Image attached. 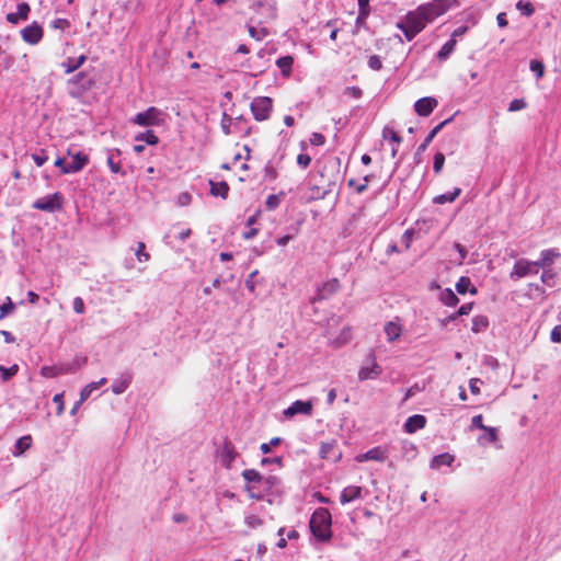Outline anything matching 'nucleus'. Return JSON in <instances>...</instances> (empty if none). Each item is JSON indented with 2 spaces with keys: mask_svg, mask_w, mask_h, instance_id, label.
I'll return each mask as SVG.
<instances>
[{
  "mask_svg": "<svg viewBox=\"0 0 561 561\" xmlns=\"http://www.w3.org/2000/svg\"><path fill=\"white\" fill-rule=\"evenodd\" d=\"M294 58L291 56H284L277 59L276 65L280 69L283 76L288 77L291 72Z\"/></svg>",
  "mask_w": 561,
  "mask_h": 561,
  "instance_id": "c85d7f7f",
  "label": "nucleus"
},
{
  "mask_svg": "<svg viewBox=\"0 0 561 561\" xmlns=\"http://www.w3.org/2000/svg\"><path fill=\"white\" fill-rule=\"evenodd\" d=\"M526 106H527V103L525 102L524 99H514L510 103L508 111L517 112V111L524 110Z\"/></svg>",
  "mask_w": 561,
  "mask_h": 561,
  "instance_id": "3c124183",
  "label": "nucleus"
},
{
  "mask_svg": "<svg viewBox=\"0 0 561 561\" xmlns=\"http://www.w3.org/2000/svg\"><path fill=\"white\" fill-rule=\"evenodd\" d=\"M557 256H559L558 252H554L553 250H546L541 253L540 260H538L536 262H537L538 266H540L541 268H546L553 263L554 257H557Z\"/></svg>",
  "mask_w": 561,
  "mask_h": 561,
  "instance_id": "c756f323",
  "label": "nucleus"
},
{
  "mask_svg": "<svg viewBox=\"0 0 561 561\" xmlns=\"http://www.w3.org/2000/svg\"><path fill=\"white\" fill-rule=\"evenodd\" d=\"M64 197L59 192L36 199L32 207L42 211L54 213L62 208Z\"/></svg>",
  "mask_w": 561,
  "mask_h": 561,
  "instance_id": "6e6552de",
  "label": "nucleus"
},
{
  "mask_svg": "<svg viewBox=\"0 0 561 561\" xmlns=\"http://www.w3.org/2000/svg\"><path fill=\"white\" fill-rule=\"evenodd\" d=\"M84 302L80 297H76L73 299V310L75 312L82 314L84 312Z\"/></svg>",
  "mask_w": 561,
  "mask_h": 561,
  "instance_id": "69168bd1",
  "label": "nucleus"
},
{
  "mask_svg": "<svg viewBox=\"0 0 561 561\" xmlns=\"http://www.w3.org/2000/svg\"><path fill=\"white\" fill-rule=\"evenodd\" d=\"M273 102L267 96L254 98L250 104V110L257 122L268 119L272 112Z\"/></svg>",
  "mask_w": 561,
  "mask_h": 561,
  "instance_id": "0eeeda50",
  "label": "nucleus"
},
{
  "mask_svg": "<svg viewBox=\"0 0 561 561\" xmlns=\"http://www.w3.org/2000/svg\"><path fill=\"white\" fill-rule=\"evenodd\" d=\"M342 179L340 160L329 159L319 164L314 183L309 187L308 202L325 198L333 193Z\"/></svg>",
  "mask_w": 561,
  "mask_h": 561,
  "instance_id": "f257e3e1",
  "label": "nucleus"
},
{
  "mask_svg": "<svg viewBox=\"0 0 561 561\" xmlns=\"http://www.w3.org/2000/svg\"><path fill=\"white\" fill-rule=\"evenodd\" d=\"M489 325V321L486 317L483 316H477L472 319V331L473 332H481L485 330Z\"/></svg>",
  "mask_w": 561,
  "mask_h": 561,
  "instance_id": "4c0bfd02",
  "label": "nucleus"
},
{
  "mask_svg": "<svg viewBox=\"0 0 561 561\" xmlns=\"http://www.w3.org/2000/svg\"><path fill=\"white\" fill-rule=\"evenodd\" d=\"M382 136L385 139H390L391 141L396 142L397 145L401 144V141H402L401 136H399L396 130H393L392 128H389V127L383 129Z\"/></svg>",
  "mask_w": 561,
  "mask_h": 561,
  "instance_id": "a18cd8bd",
  "label": "nucleus"
},
{
  "mask_svg": "<svg viewBox=\"0 0 561 561\" xmlns=\"http://www.w3.org/2000/svg\"><path fill=\"white\" fill-rule=\"evenodd\" d=\"M383 330H385V333H386V335H387V340H388L389 342H393V341H396L397 339H399V337H400V335H401V331H402V329H401L400 324H399V323H396V322H393V321H389V322H387V323L385 324Z\"/></svg>",
  "mask_w": 561,
  "mask_h": 561,
  "instance_id": "a878e982",
  "label": "nucleus"
},
{
  "mask_svg": "<svg viewBox=\"0 0 561 561\" xmlns=\"http://www.w3.org/2000/svg\"><path fill=\"white\" fill-rule=\"evenodd\" d=\"M43 36V27L37 22H33L32 24L21 30L22 39L30 45L38 44Z\"/></svg>",
  "mask_w": 561,
  "mask_h": 561,
  "instance_id": "9d476101",
  "label": "nucleus"
},
{
  "mask_svg": "<svg viewBox=\"0 0 561 561\" xmlns=\"http://www.w3.org/2000/svg\"><path fill=\"white\" fill-rule=\"evenodd\" d=\"M311 411H312V404L310 401L297 400V401L293 402L291 405L288 407L284 411V414H285V416H288V417L294 416L296 414L310 415Z\"/></svg>",
  "mask_w": 561,
  "mask_h": 561,
  "instance_id": "ddd939ff",
  "label": "nucleus"
},
{
  "mask_svg": "<svg viewBox=\"0 0 561 561\" xmlns=\"http://www.w3.org/2000/svg\"><path fill=\"white\" fill-rule=\"evenodd\" d=\"M334 446L332 444H322L320 448L321 458H330V454L333 450Z\"/></svg>",
  "mask_w": 561,
  "mask_h": 561,
  "instance_id": "338daca9",
  "label": "nucleus"
},
{
  "mask_svg": "<svg viewBox=\"0 0 561 561\" xmlns=\"http://www.w3.org/2000/svg\"><path fill=\"white\" fill-rule=\"evenodd\" d=\"M438 101L432 96H425L414 103V111L419 116L427 117L437 107Z\"/></svg>",
  "mask_w": 561,
  "mask_h": 561,
  "instance_id": "9b49d317",
  "label": "nucleus"
},
{
  "mask_svg": "<svg viewBox=\"0 0 561 561\" xmlns=\"http://www.w3.org/2000/svg\"><path fill=\"white\" fill-rule=\"evenodd\" d=\"M470 285V278L460 277L459 280L456 283V289L459 294H466L469 290Z\"/></svg>",
  "mask_w": 561,
  "mask_h": 561,
  "instance_id": "de8ad7c7",
  "label": "nucleus"
},
{
  "mask_svg": "<svg viewBox=\"0 0 561 561\" xmlns=\"http://www.w3.org/2000/svg\"><path fill=\"white\" fill-rule=\"evenodd\" d=\"M440 300L444 305L449 307H454L459 302L458 297L450 288H446L440 293Z\"/></svg>",
  "mask_w": 561,
  "mask_h": 561,
  "instance_id": "473e14b6",
  "label": "nucleus"
},
{
  "mask_svg": "<svg viewBox=\"0 0 561 561\" xmlns=\"http://www.w3.org/2000/svg\"><path fill=\"white\" fill-rule=\"evenodd\" d=\"M325 142V137L320 133H312L310 136V144L313 146H322Z\"/></svg>",
  "mask_w": 561,
  "mask_h": 561,
  "instance_id": "bf43d9fd",
  "label": "nucleus"
},
{
  "mask_svg": "<svg viewBox=\"0 0 561 561\" xmlns=\"http://www.w3.org/2000/svg\"><path fill=\"white\" fill-rule=\"evenodd\" d=\"M31 8L28 3L22 2L18 4V12L8 13L7 21L11 24H16L20 20H26L28 18V13Z\"/></svg>",
  "mask_w": 561,
  "mask_h": 561,
  "instance_id": "a211bd4d",
  "label": "nucleus"
},
{
  "mask_svg": "<svg viewBox=\"0 0 561 561\" xmlns=\"http://www.w3.org/2000/svg\"><path fill=\"white\" fill-rule=\"evenodd\" d=\"M461 194L460 187H455L453 192L437 195L433 198L435 204L453 203Z\"/></svg>",
  "mask_w": 561,
  "mask_h": 561,
  "instance_id": "cd10ccee",
  "label": "nucleus"
},
{
  "mask_svg": "<svg viewBox=\"0 0 561 561\" xmlns=\"http://www.w3.org/2000/svg\"><path fill=\"white\" fill-rule=\"evenodd\" d=\"M67 371L68 369H65L62 366H43L41 368V375L45 378H54Z\"/></svg>",
  "mask_w": 561,
  "mask_h": 561,
  "instance_id": "2f4dec72",
  "label": "nucleus"
},
{
  "mask_svg": "<svg viewBox=\"0 0 561 561\" xmlns=\"http://www.w3.org/2000/svg\"><path fill=\"white\" fill-rule=\"evenodd\" d=\"M454 460L455 457L448 453L439 454L432 458L430 467L432 469L438 470L442 466H451Z\"/></svg>",
  "mask_w": 561,
  "mask_h": 561,
  "instance_id": "b1692460",
  "label": "nucleus"
},
{
  "mask_svg": "<svg viewBox=\"0 0 561 561\" xmlns=\"http://www.w3.org/2000/svg\"><path fill=\"white\" fill-rule=\"evenodd\" d=\"M259 486L261 491L265 493V499L270 504L279 502L283 495V489L280 480L276 476L264 477Z\"/></svg>",
  "mask_w": 561,
  "mask_h": 561,
  "instance_id": "39448f33",
  "label": "nucleus"
},
{
  "mask_svg": "<svg viewBox=\"0 0 561 561\" xmlns=\"http://www.w3.org/2000/svg\"><path fill=\"white\" fill-rule=\"evenodd\" d=\"M539 268H541V267L538 266L536 261H528L525 259H520V260L516 261V263L514 264V268L511 272L510 277L512 279H515V278H522V277H525L528 275L537 274Z\"/></svg>",
  "mask_w": 561,
  "mask_h": 561,
  "instance_id": "1a4fd4ad",
  "label": "nucleus"
},
{
  "mask_svg": "<svg viewBox=\"0 0 561 561\" xmlns=\"http://www.w3.org/2000/svg\"><path fill=\"white\" fill-rule=\"evenodd\" d=\"M241 476L247 481V484L259 485L264 479V477L255 469H245L242 471Z\"/></svg>",
  "mask_w": 561,
  "mask_h": 561,
  "instance_id": "bb28decb",
  "label": "nucleus"
},
{
  "mask_svg": "<svg viewBox=\"0 0 561 561\" xmlns=\"http://www.w3.org/2000/svg\"><path fill=\"white\" fill-rule=\"evenodd\" d=\"M332 517L328 508L318 507L311 515L309 528L319 542H328L332 538Z\"/></svg>",
  "mask_w": 561,
  "mask_h": 561,
  "instance_id": "f03ea898",
  "label": "nucleus"
},
{
  "mask_svg": "<svg viewBox=\"0 0 561 561\" xmlns=\"http://www.w3.org/2000/svg\"><path fill=\"white\" fill-rule=\"evenodd\" d=\"M67 154L71 157L69 168L66 170L67 172L77 173L81 171L90 161L89 156L81 151L73 153L70 149H68Z\"/></svg>",
  "mask_w": 561,
  "mask_h": 561,
  "instance_id": "f8f14e48",
  "label": "nucleus"
},
{
  "mask_svg": "<svg viewBox=\"0 0 561 561\" xmlns=\"http://www.w3.org/2000/svg\"><path fill=\"white\" fill-rule=\"evenodd\" d=\"M54 164H55V167L60 169V172L62 174H71L72 173V172H67L66 171L69 168V163H66V159L65 158L58 157L55 160Z\"/></svg>",
  "mask_w": 561,
  "mask_h": 561,
  "instance_id": "052dcab7",
  "label": "nucleus"
},
{
  "mask_svg": "<svg viewBox=\"0 0 561 561\" xmlns=\"http://www.w3.org/2000/svg\"><path fill=\"white\" fill-rule=\"evenodd\" d=\"M15 306L10 299V297L7 298V302L2 304L0 306V319L4 318L9 313H11L14 310Z\"/></svg>",
  "mask_w": 561,
  "mask_h": 561,
  "instance_id": "09e8293b",
  "label": "nucleus"
},
{
  "mask_svg": "<svg viewBox=\"0 0 561 561\" xmlns=\"http://www.w3.org/2000/svg\"><path fill=\"white\" fill-rule=\"evenodd\" d=\"M340 283L336 278H333L318 290L317 299H328L331 295L337 291Z\"/></svg>",
  "mask_w": 561,
  "mask_h": 561,
  "instance_id": "aec40b11",
  "label": "nucleus"
},
{
  "mask_svg": "<svg viewBox=\"0 0 561 561\" xmlns=\"http://www.w3.org/2000/svg\"><path fill=\"white\" fill-rule=\"evenodd\" d=\"M32 159L34 160L35 164L37 167H42L47 160H48V157L47 154L45 153L44 150H42L41 153H34L32 154Z\"/></svg>",
  "mask_w": 561,
  "mask_h": 561,
  "instance_id": "680f3d73",
  "label": "nucleus"
},
{
  "mask_svg": "<svg viewBox=\"0 0 561 561\" xmlns=\"http://www.w3.org/2000/svg\"><path fill=\"white\" fill-rule=\"evenodd\" d=\"M237 456L238 453L236 451L233 445L229 442L225 443L220 453V461L222 466H225L227 469H230Z\"/></svg>",
  "mask_w": 561,
  "mask_h": 561,
  "instance_id": "f3484780",
  "label": "nucleus"
},
{
  "mask_svg": "<svg viewBox=\"0 0 561 561\" xmlns=\"http://www.w3.org/2000/svg\"><path fill=\"white\" fill-rule=\"evenodd\" d=\"M427 23L430 22L419 5L414 11H410L404 21L397 24V27L403 32L405 38L410 42L425 28Z\"/></svg>",
  "mask_w": 561,
  "mask_h": 561,
  "instance_id": "7ed1b4c3",
  "label": "nucleus"
},
{
  "mask_svg": "<svg viewBox=\"0 0 561 561\" xmlns=\"http://www.w3.org/2000/svg\"><path fill=\"white\" fill-rule=\"evenodd\" d=\"M551 341L554 343L561 342V325L554 327L551 331Z\"/></svg>",
  "mask_w": 561,
  "mask_h": 561,
  "instance_id": "774afa93",
  "label": "nucleus"
},
{
  "mask_svg": "<svg viewBox=\"0 0 561 561\" xmlns=\"http://www.w3.org/2000/svg\"><path fill=\"white\" fill-rule=\"evenodd\" d=\"M373 363L369 367H362L358 371L359 380L375 379L379 377L382 373L381 367L376 363L375 356L371 355Z\"/></svg>",
  "mask_w": 561,
  "mask_h": 561,
  "instance_id": "dca6fc26",
  "label": "nucleus"
},
{
  "mask_svg": "<svg viewBox=\"0 0 561 561\" xmlns=\"http://www.w3.org/2000/svg\"><path fill=\"white\" fill-rule=\"evenodd\" d=\"M445 164V156L442 152H437L434 156L433 170L436 174L440 173Z\"/></svg>",
  "mask_w": 561,
  "mask_h": 561,
  "instance_id": "c03bdc74",
  "label": "nucleus"
},
{
  "mask_svg": "<svg viewBox=\"0 0 561 561\" xmlns=\"http://www.w3.org/2000/svg\"><path fill=\"white\" fill-rule=\"evenodd\" d=\"M18 371L19 366L16 364L12 365L10 368L0 365L1 379L4 382L9 381Z\"/></svg>",
  "mask_w": 561,
  "mask_h": 561,
  "instance_id": "58836bf2",
  "label": "nucleus"
},
{
  "mask_svg": "<svg viewBox=\"0 0 561 561\" xmlns=\"http://www.w3.org/2000/svg\"><path fill=\"white\" fill-rule=\"evenodd\" d=\"M131 123L142 127L160 126L163 123V112L156 106H150L146 111L136 114Z\"/></svg>",
  "mask_w": 561,
  "mask_h": 561,
  "instance_id": "423d86ee",
  "label": "nucleus"
},
{
  "mask_svg": "<svg viewBox=\"0 0 561 561\" xmlns=\"http://www.w3.org/2000/svg\"><path fill=\"white\" fill-rule=\"evenodd\" d=\"M530 70L536 73L537 78H541L545 73V65L536 59H533L529 64Z\"/></svg>",
  "mask_w": 561,
  "mask_h": 561,
  "instance_id": "49530a36",
  "label": "nucleus"
},
{
  "mask_svg": "<svg viewBox=\"0 0 561 561\" xmlns=\"http://www.w3.org/2000/svg\"><path fill=\"white\" fill-rule=\"evenodd\" d=\"M483 381L479 378H471L469 380V388L471 393L479 394L480 393V385H482Z\"/></svg>",
  "mask_w": 561,
  "mask_h": 561,
  "instance_id": "13d9d810",
  "label": "nucleus"
},
{
  "mask_svg": "<svg viewBox=\"0 0 561 561\" xmlns=\"http://www.w3.org/2000/svg\"><path fill=\"white\" fill-rule=\"evenodd\" d=\"M457 5L458 0H432L431 2L421 4L420 8L427 18V21L432 22Z\"/></svg>",
  "mask_w": 561,
  "mask_h": 561,
  "instance_id": "20e7f679",
  "label": "nucleus"
},
{
  "mask_svg": "<svg viewBox=\"0 0 561 561\" xmlns=\"http://www.w3.org/2000/svg\"><path fill=\"white\" fill-rule=\"evenodd\" d=\"M426 425V417L421 414L409 416L403 425L407 433L413 434L419 430L424 428Z\"/></svg>",
  "mask_w": 561,
  "mask_h": 561,
  "instance_id": "4468645a",
  "label": "nucleus"
},
{
  "mask_svg": "<svg viewBox=\"0 0 561 561\" xmlns=\"http://www.w3.org/2000/svg\"><path fill=\"white\" fill-rule=\"evenodd\" d=\"M456 46V39L450 38L448 42H446L443 47L437 53V58L442 61L448 58V56L454 51Z\"/></svg>",
  "mask_w": 561,
  "mask_h": 561,
  "instance_id": "f704fd0d",
  "label": "nucleus"
},
{
  "mask_svg": "<svg viewBox=\"0 0 561 561\" xmlns=\"http://www.w3.org/2000/svg\"><path fill=\"white\" fill-rule=\"evenodd\" d=\"M471 427H476V428H479V430H486L488 426H485L483 424V417L481 414L479 415H474L471 420Z\"/></svg>",
  "mask_w": 561,
  "mask_h": 561,
  "instance_id": "0e129e2a",
  "label": "nucleus"
},
{
  "mask_svg": "<svg viewBox=\"0 0 561 561\" xmlns=\"http://www.w3.org/2000/svg\"><path fill=\"white\" fill-rule=\"evenodd\" d=\"M311 161L312 159L308 153H299L297 156V164L302 169H307L310 165Z\"/></svg>",
  "mask_w": 561,
  "mask_h": 561,
  "instance_id": "5fc2aeb1",
  "label": "nucleus"
},
{
  "mask_svg": "<svg viewBox=\"0 0 561 561\" xmlns=\"http://www.w3.org/2000/svg\"><path fill=\"white\" fill-rule=\"evenodd\" d=\"M131 374H125L122 378L115 379L111 386V390L115 394H121L126 391L131 382Z\"/></svg>",
  "mask_w": 561,
  "mask_h": 561,
  "instance_id": "5701e85b",
  "label": "nucleus"
},
{
  "mask_svg": "<svg viewBox=\"0 0 561 561\" xmlns=\"http://www.w3.org/2000/svg\"><path fill=\"white\" fill-rule=\"evenodd\" d=\"M51 27L64 32L70 27V22L67 19H56L53 21Z\"/></svg>",
  "mask_w": 561,
  "mask_h": 561,
  "instance_id": "603ef678",
  "label": "nucleus"
},
{
  "mask_svg": "<svg viewBox=\"0 0 561 561\" xmlns=\"http://www.w3.org/2000/svg\"><path fill=\"white\" fill-rule=\"evenodd\" d=\"M244 523L248 527H250L252 529L259 528L264 524L263 519L261 517H259L257 515L245 516Z\"/></svg>",
  "mask_w": 561,
  "mask_h": 561,
  "instance_id": "79ce46f5",
  "label": "nucleus"
},
{
  "mask_svg": "<svg viewBox=\"0 0 561 561\" xmlns=\"http://www.w3.org/2000/svg\"><path fill=\"white\" fill-rule=\"evenodd\" d=\"M368 66L373 70H380L381 67H382V62H381V60H380V58L378 56L374 55V56L369 57Z\"/></svg>",
  "mask_w": 561,
  "mask_h": 561,
  "instance_id": "e2e57ef3",
  "label": "nucleus"
},
{
  "mask_svg": "<svg viewBox=\"0 0 561 561\" xmlns=\"http://www.w3.org/2000/svg\"><path fill=\"white\" fill-rule=\"evenodd\" d=\"M53 401L57 405V415H61L64 413V410H65L64 393L61 392V393L55 394L54 398H53Z\"/></svg>",
  "mask_w": 561,
  "mask_h": 561,
  "instance_id": "6e6d98bb",
  "label": "nucleus"
},
{
  "mask_svg": "<svg viewBox=\"0 0 561 561\" xmlns=\"http://www.w3.org/2000/svg\"><path fill=\"white\" fill-rule=\"evenodd\" d=\"M516 8L526 16H530L535 12L534 5L528 1H518Z\"/></svg>",
  "mask_w": 561,
  "mask_h": 561,
  "instance_id": "37998d69",
  "label": "nucleus"
},
{
  "mask_svg": "<svg viewBox=\"0 0 561 561\" xmlns=\"http://www.w3.org/2000/svg\"><path fill=\"white\" fill-rule=\"evenodd\" d=\"M32 437L30 435L20 437L14 445V455L20 456L31 447Z\"/></svg>",
  "mask_w": 561,
  "mask_h": 561,
  "instance_id": "7c9ffc66",
  "label": "nucleus"
},
{
  "mask_svg": "<svg viewBox=\"0 0 561 561\" xmlns=\"http://www.w3.org/2000/svg\"><path fill=\"white\" fill-rule=\"evenodd\" d=\"M209 186H210V194L216 197H221L224 199L227 198L229 193V185L225 181L215 182L213 180H209Z\"/></svg>",
  "mask_w": 561,
  "mask_h": 561,
  "instance_id": "4be33fe9",
  "label": "nucleus"
},
{
  "mask_svg": "<svg viewBox=\"0 0 561 561\" xmlns=\"http://www.w3.org/2000/svg\"><path fill=\"white\" fill-rule=\"evenodd\" d=\"M244 490L248 492L249 497L261 501L266 500L265 493L261 491L259 485L255 484H247Z\"/></svg>",
  "mask_w": 561,
  "mask_h": 561,
  "instance_id": "e433bc0d",
  "label": "nucleus"
},
{
  "mask_svg": "<svg viewBox=\"0 0 561 561\" xmlns=\"http://www.w3.org/2000/svg\"><path fill=\"white\" fill-rule=\"evenodd\" d=\"M244 157L242 156L241 152H237L233 154V158H232V161L231 162H225L221 164V169L224 170H231L233 168H237V164H238V160H242Z\"/></svg>",
  "mask_w": 561,
  "mask_h": 561,
  "instance_id": "864d4df0",
  "label": "nucleus"
},
{
  "mask_svg": "<svg viewBox=\"0 0 561 561\" xmlns=\"http://www.w3.org/2000/svg\"><path fill=\"white\" fill-rule=\"evenodd\" d=\"M554 276H556L554 272H552L551 270L543 268V272L541 274V282L543 284H547L548 286H552Z\"/></svg>",
  "mask_w": 561,
  "mask_h": 561,
  "instance_id": "4d7b16f0",
  "label": "nucleus"
},
{
  "mask_svg": "<svg viewBox=\"0 0 561 561\" xmlns=\"http://www.w3.org/2000/svg\"><path fill=\"white\" fill-rule=\"evenodd\" d=\"M352 337V330L351 328L346 327L343 328L340 335L334 340L335 346H341L345 343H347Z\"/></svg>",
  "mask_w": 561,
  "mask_h": 561,
  "instance_id": "ea45409f",
  "label": "nucleus"
},
{
  "mask_svg": "<svg viewBox=\"0 0 561 561\" xmlns=\"http://www.w3.org/2000/svg\"><path fill=\"white\" fill-rule=\"evenodd\" d=\"M248 33L252 38H254L256 41H262L263 38H265L268 35V32L265 27L256 28L251 25L248 26Z\"/></svg>",
  "mask_w": 561,
  "mask_h": 561,
  "instance_id": "a19ab883",
  "label": "nucleus"
},
{
  "mask_svg": "<svg viewBox=\"0 0 561 561\" xmlns=\"http://www.w3.org/2000/svg\"><path fill=\"white\" fill-rule=\"evenodd\" d=\"M386 451L380 447H375L366 451L364 455H360L358 460H375V461H383L386 459Z\"/></svg>",
  "mask_w": 561,
  "mask_h": 561,
  "instance_id": "393cba45",
  "label": "nucleus"
},
{
  "mask_svg": "<svg viewBox=\"0 0 561 561\" xmlns=\"http://www.w3.org/2000/svg\"><path fill=\"white\" fill-rule=\"evenodd\" d=\"M282 442V439L279 437H273L270 443H263L261 446H260V449L263 454H268L271 453L272 450V447H275L277 445H279Z\"/></svg>",
  "mask_w": 561,
  "mask_h": 561,
  "instance_id": "8fccbe9b",
  "label": "nucleus"
},
{
  "mask_svg": "<svg viewBox=\"0 0 561 561\" xmlns=\"http://www.w3.org/2000/svg\"><path fill=\"white\" fill-rule=\"evenodd\" d=\"M87 60V56L84 54L80 55L78 58L68 57L65 61L61 62V67L64 68L66 73H71L79 69Z\"/></svg>",
  "mask_w": 561,
  "mask_h": 561,
  "instance_id": "412c9836",
  "label": "nucleus"
},
{
  "mask_svg": "<svg viewBox=\"0 0 561 561\" xmlns=\"http://www.w3.org/2000/svg\"><path fill=\"white\" fill-rule=\"evenodd\" d=\"M453 119V117H449L447 119H445L444 122L439 123L438 125H436L431 131L430 134L426 136V138L424 139V141L417 147V150H416V154H421L422 152H424L428 145L432 142V140L435 138V136L442 130V128L448 124L450 121Z\"/></svg>",
  "mask_w": 561,
  "mask_h": 561,
  "instance_id": "6ab92c4d",
  "label": "nucleus"
},
{
  "mask_svg": "<svg viewBox=\"0 0 561 561\" xmlns=\"http://www.w3.org/2000/svg\"><path fill=\"white\" fill-rule=\"evenodd\" d=\"M363 490L357 485H348L343 489L340 495V502L342 505H345L354 500L360 499Z\"/></svg>",
  "mask_w": 561,
  "mask_h": 561,
  "instance_id": "2eb2a0df",
  "label": "nucleus"
},
{
  "mask_svg": "<svg viewBox=\"0 0 561 561\" xmlns=\"http://www.w3.org/2000/svg\"><path fill=\"white\" fill-rule=\"evenodd\" d=\"M369 180H370L369 175H365L360 183L356 182L354 179H350L347 181V185L350 187H353L357 194H362L367 191Z\"/></svg>",
  "mask_w": 561,
  "mask_h": 561,
  "instance_id": "c9c22d12",
  "label": "nucleus"
},
{
  "mask_svg": "<svg viewBox=\"0 0 561 561\" xmlns=\"http://www.w3.org/2000/svg\"><path fill=\"white\" fill-rule=\"evenodd\" d=\"M135 140L136 141H145L151 146L157 145L159 142L158 136L154 134L153 130H150V129L145 133H140V134L136 135Z\"/></svg>",
  "mask_w": 561,
  "mask_h": 561,
  "instance_id": "72a5a7b5",
  "label": "nucleus"
}]
</instances>
